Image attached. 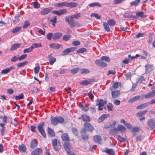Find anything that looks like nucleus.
Returning a JSON list of instances; mask_svg holds the SVG:
<instances>
[{
    "mask_svg": "<svg viewBox=\"0 0 155 155\" xmlns=\"http://www.w3.org/2000/svg\"><path fill=\"white\" fill-rule=\"evenodd\" d=\"M44 122L41 123L38 125L37 128L41 135L45 138L46 137V135L44 129Z\"/></svg>",
    "mask_w": 155,
    "mask_h": 155,
    "instance_id": "1",
    "label": "nucleus"
},
{
    "mask_svg": "<svg viewBox=\"0 0 155 155\" xmlns=\"http://www.w3.org/2000/svg\"><path fill=\"white\" fill-rule=\"evenodd\" d=\"M52 145L54 150L58 151L61 148V145L59 143H58L57 139H54L52 140Z\"/></svg>",
    "mask_w": 155,
    "mask_h": 155,
    "instance_id": "2",
    "label": "nucleus"
},
{
    "mask_svg": "<svg viewBox=\"0 0 155 155\" xmlns=\"http://www.w3.org/2000/svg\"><path fill=\"white\" fill-rule=\"evenodd\" d=\"M106 103V101H104L102 99H100L97 101V105L98 106V110H101L103 109V107L105 104Z\"/></svg>",
    "mask_w": 155,
    "mask_h": 155,
    "instance_id": "3",
    "label": "nucleus"
},
{
    "mask_svg": "<svg viewBox=\"0 0 155 155\" xmlns=\"http://www.w3.org/2000/svg\"><path fill=\"white\" fill-rule=\"evenodd\" d=\"M147 125L151 129H155V121L153 119L148 120L147 122Z\"/></svg>",
    "mask_w": 155,
    "mask_h": 155,
    "instance_id": "4",
    "label": "nucleus"
},
{
    "mask_svg": "<svg viewBox=\"0 0 155 155\" xmlns=\"http://www.w3.org/2000/svg\"><path fill=\"white\" fill-rule=\"evenodd\" d=\"M67 10L65 9H62L58 11L54 10L52 12V13L53 14H55L58 16L61 15L64 13H67Z\"/></svg>",
    "mask_w": 155,
    "mask_h": 155,
    "instance_id": "5",
    "label": "nucleus"
},
{
    "mask_svg": "<svg viewBox=\"0 0 155 155\" xmlns=\"http://www.w3.org/2000/svg\"><path fill=\"white\" fill-rule=\"evenodd\" d=\"M75 50L74 47H71L65 49L63 52L62 55H68L70 52H73Z\"/></svg>",
    "mask_w": 155,
    "mask_h": 155,
    "instance_id": "6",
    "label": "nucleus"
},
{
    "mask_svg": "<svg viewBox=\"0 0 155 155\" xmlns=\"http://www.w3.org/2000/svg\"><path fill=\"white\" fill-rule=\"evenodd\" d=\"M110 91H111L112 97L113 99L117 98L119 96L120 94V92L119 90H113Z\"/></svg>",
    "mask_w": 155,
    "mask_h": 155,
    "instance_id": "7",
    "label": "nucleus"
},
{
    "mask_svg": "<svg viewBox=\"0 0 155 155\" xmlns=\"http://www.w3.org/2000/svg\"><path fill=\"white\" fill-rule=\"evenodd\" d=\"M84 125L87 130L89 131L92 132L94 129L93 126L89 123H85L84 124Z\"/></svg>",
    "mask_w": 155,
    "mask_h": 155,
    "instance_id": "8",
    "label": "nucleus"
},
{
    "mask_svg": "<svg viewBox=\"0 0 155 155\" xmlns=\"http://www.w3.org/2000/svg\"><path fill=\"white\" fill-rule=\"evenodd\" d=\"M155 96V90L152 91L144 95L145 98L148 99L152 97Z\"/></svg>",
    "mask_w": 155,
    "mask_h": 155,
    "instance_id": "9",
    "label": "nucleus"
},
{
    "mask_svg": "<svg viewBox=\"0 0 155 155\" xmlns=\"http://www.w3.org/2000/svg\"><path fill=\"white\" fill-rule=\"evenodd\" d=\"M42 150L41 148H38L34 149L31 152V155H39L42 152Z\"/></svg>",
    "mask_w": 155,
    "mask_h": 155,
    "instance_id": "10",
    "label": "nucleus"
},
{
    "mask_svg": "<svg viewBox=\"0 0 155 155\" xmlns=\"http://www.w3.org/2000/svg\"><path fill=\"white\" fill-rule=\"evenodd\" d=\"M62 35L63 34L62 33H55L53 35L52 39L55 40L58 39L62 36Z\"/></svg>",
    "mask_w": 155,
    "mask_h": 155,
    "instance_id": "11",
    "label": "nucleus"
},
{
    "mask_svg": "<svg viewBox=\"0 0 155 155\" xmlns=\"http://www.w3.org/2000/svg\"><path fill=\"white\" fill-rule=\"evenodd\" d=\"M14 69V67L11 66L8 68H6L2 70L1 72V73L2 74H6L12 70Z\"/></svg>",
    "mask_w": 155,
    "mask_h": 155,
    "instance_id": "12",
    "label": "nucleus"
},
{
    "mask_svg": "<svg viewBox=\"0 0 155 155\" xmlns=\"http://www.w3.org/2000/svg\"><path fill=\"white\" fill-rule=\"evenodd\" d=\"M63 145L64 149L67 152L71 150V146L70 145V143L69 142H65L64 143Z\"/></svg>",
    "mask_w": 155,
    "mask_h": 155,
    "instance_id": "13",
    "label": "nucleus"
},
{
    "mask_svg": "<svg viewBox=\"0 0 155 155\" xmlns=\"http://www.w3.org/2000/svg\"><path fill=\"white\" fill-rule=\"evenodd\" d=\"M49 58V61L51 65H52L56 61V58L52 56V54H50L48 55V57Z\"/></svg>",
    "mask_w": 155,
    "mask_h": 155,
    "instance_id": "14",
    "label": "nucleus"
},
{
    "mask_svg": "<svg viewBox=\"0 0 155 155\" xmlns=\"http://www.w3.org/2000/svg\"><path fill=\"white\" fill-rule=\"evenodd\" d=\"M52 10L51 8H47L43 9L40 12L42 15H45L49 13Z\"/></svg>",
    "mask_w": 155,
    "mask_h": 155,
    "instance_id": "15",
    "label": "nucleus"
},
{
    "mask_svg": "<svg viewBox=\"0 0 155 155\" xmlns=\"http://www.w3.org/2000/svg\"><path fill=\"white\" fill-rule=\"evenodd\" d=\"M51 123L54 125H57L58 124L57 116L54 117L53 116H51Z\"/></svg>",
    "mask_w": 155,
    "mask_h": 155,
    "instance_id": "16",
    "label": "nucleus"
},
{
    "mask_svg": "<svg viewBox=\"0 0 155 155\" xmlns=\"http://www.w3.org/2000/svg\"><path fill=\"white\" fill-rule=\"evenodd\" d=\"M108 155H114V152L113 149H109L107 148H105V150L104 151Z\"/></svg>",
    "mask_w": 155,
    "mask_h": 155,
    "instance_id": "17",
    "label": "nucleus"
},
{
    "mask_svg": "<svg viewBox=\"0 0 155 155\" xmlns=\"http://www.w3.org/2000/svg\"><path fill=\"white\" fill-rule=\"evenodd\" d=\"M78 5V3L75 2H71L69 3L67 2V7L70 8H73L77 7Z\"/></svg>",
    "mask_w": 155,
    "mask_h": 155,
    "instance_id": "18",
    "label": "nucleus"
},
{
    "mask_svg": "<svg viewBox=\"0 0 155 155\" xmlns=\"http://www.w3.org/2000/svg\"><path fill=\"white\" fill-rule=\"evenodd\" d=\"M60 45L56 43H53L50 45V48L55 50L59 49L60 47Z\"/></svg>",
    "mask_w": 155,
    "mask_h": 155,
    "instance_id": "19",
    "label": "nucleus"
},
{
    "mask_svg": "<svg viewBox=\"0 0 155 155\" xmlns=\"http://www.w3.org/2000/svg\"><path fill=\"white\" fill-rule=\"evenodd\" d=\"M81 119L84 122H90V119L89 117L85 114L82 115Z\"/></svg>",
    "mask_w": 155,
    "mask_h": 155,
    "instance_id": "20",
    "label": "nucleus"
},
{
    "mask_svg": "<svg viewBox=\"0 0 155 155\" xmlns=\"http://www.w3.org/2000/svg\"><path fill=\"white\" fill-rule=\"evenodd\" d=\"M108 117V115L106 114H103L98 119V122L101 123L105 119Z\"/></svg>",
    "mask_w": 155,
    "mask_h": 155,
    "instance_id": "21",
    "label": "nucleus"
},
{
    "mask_svg": "<svg viewBox=\"0 0 155 155\" xmlns=\"http://www.w3.org/2000/svg\"><path fill=\"white\" fill-rule=\"evenodd\" d=\"M94 141L96 143L101 144L100 142L101 140V136L98 135L94 136L93 137Z\"/></svg>",
    "mask_w": 155,
    "mask_h": 155,
    "instance_id": "22",
    "label": "nucleus"
},
{
    "mask_svg": "<svg viewBox=\"0 0 155 155\" xmlns=\"http://www.w3.org/2000/svg\"><path fill=\"white\" fill-rule=\"evenodd\" d=\"M119 87V85L118 83L114 82L112 86L110 87L109 88V90L110 91H112L113 90H114L115 89H117Z\"/></svg>",
    "mask_w": 155,
    "mask_h": 155,
    "instance_id": "23",
    "label": "nucleus"
},
{
    "mask_svg": "<svg viewBox=\"0 0 155 155\" xmlns=\"http://www.w3.org/2000/svg\"><path fill=\"white\" fill-rule=\"evenodd\" d=\"M21 45L20 44L17 43L12 45L11 48V51H14L18 49Z\"/></svg>",
    "mask_w": 155,
    "mask_h": 155,
    "instance_id": "24",
    "label": "nucleus"
},
{
    "mask_svg": "<svg viewBox=\"0 0 155 155\" xmlns=\"http://www.w3.org/2000/svg\"><path fill=\"white\" fill-rule=\"evenodd\" d=\"M37 146V143L35 139L31 140V142L30 147L33 149L36 147Z\"/></svg>",
    "mask_w": 155,
    "mask_h": 155,
    "instance_id": "25",
    "label": "nucleus"
},
{
    "mask_svg": "<svg viewBox=\"0 0 155 155\" xmlns=\"http://www.w3.org/2000/svg\"><path fill=\"white\" fill-rule=\"evenodd\" d=\"M80 107L83 111H86L88 110V107L85 104H80Z\"/></svg>",
    "mask_w": 155,
    "mask_h": 155,
    "instance_id": "26",
    "label": "nucleus"
},
{
    "mask_svg": "<svg viewBox=\"0 0 155 155\" xmlns=\"http://www.w3.org/2000/svg\"><path fill=\"white\" fill-rule=\"evenodd\" d=\"M103 25L105 30L107 32H110V29L109 27V25L107 23L104 22H103Z\"/></svg>",
    "mask_w": 155,
    "mask_h": 155,
    "instance_id": "27",
    "label": "nucleus"
},
{
    "mask_svg": "<svg viewBox=\"0 0 155 155\" xmlns=\"http://www.w3.org/2000/svg\"><path fill=\"white\" fill-rule=\"evenodd\" d=\"M66 6L67 7V2L56 3L54 5L55 7H61Z\"/></svg>",
    "mask_w": 155,
    "mask_h": 155,
    "instance_id": "28",
    "label": "nucleus"
},
{
    "mask_svg": "<svg viewBox=\"0 0 155 155\" xmlns=\"http://www.w3.org/2000/svg\"><path fill=\"white\" fill-rule=\"evenodd\" d=\"M108 25L110 26H113L116 24V21L113 19H111L107 21V23Z\"/></svg>",
    "mask_w": 155,
    "mask_h": 155,
    "instance_id": "29",
    "label": "nucleus"
},
{
    "mask_svg": "<svg viewBox=\"0 0 155 155\" xmlns=\"http://www.w3.org/2000/svg\"><path fill=\"white\" fill-rule=\"evenodd\" d=\"M61 137L63 141H68L69 140L68 135L67 134H64L62 135Z\"/></svg>",
    "mask_w": 155,
    "mask_h": 155,
    "instance_id": "30",
    "label": "nucleus"
},
{
    "mask_svg": "<svg viewBox=\"0 0 155 155\" xmlns=\"http://www.w3.org/2000/svg\"><path fill=\"white\" fill-rule=\"evenodd\" d=\"M48 133L50 137H53L54 136L55 134L54 131L49 127L48 128Z\"/></svg>",
    "mask_w": 155,
    "mask_h": 155,
    "instance_id": "31",
    "label": "nucleus"
},
{
    "mask_svg": "<svg viewBox=\"0 0 155 155\" xmlns=\"http://www.w3.org/2000/svg\"><path fill=\"white\" fill-rule=\"evenodd\" d=\"M31 48L33 49L35 48H37L39 47H42V45L41 43H34L32 44L31 46Z\"/></svg>",
    "mask_w": 155,
    "mask_h": 155,
    "instance_id": "32",
    "label": "nucleus"
},
{
    "mask_svg": "<svg viewBox=\"0 0 155 155\" xmlns=\"http://www.w3.org/2000/svg\"><path fill=\"white\" fill-rule=\"evenodd\" d=\"M126 130V128L123 125H119L117 126V130L123 132L125 131Z\"/></svg>",
    "mask_w": 155,
    "mask_h": 155,
    "instance_id": "33",
    "label": "nucleus"
},
{
    "mask_svg": "<svg viewBox=\"0 0 155 155\" xmlns=\"http://www.w3.org/2000/svg\"><path fill=\"white\" fill-rule=\"evenodd\" d=\"M142 55L140 56L141 58L142 59H145L146 58L148 55V53L147 52L144 50H143L142 52Z\"/></svg>",
    "mask_w": 155,
    "mask_h": 155,
    "instance_id": "34",
    "label": "nucleus"
},
{
    "mask_svg": "<svg viewBox=\"0 0 155 155\" xmlns=\"http://www.w3.org/2000/svg\"><path fill=\"white\" fill-rule=\"evenodd\" d=\"M148 104L147 103H144L143 104H140L139 105V106H138L137 107V109H142L144 108H145L147 107L148 106Z\"/></svg>",
    "mask_w": 155,
    "mask_h": 155,
    "instance_id": "35",
    "label": "nucleus"
},
{
    "mask_svg": "<svg viewBox=\"0 0 155 155\" xmlns=\"http://www.w3.org/2000/svg\"><path fill=\"white\" fill-rule=\"evenodd\" d=\"M91 82V81L89 80H85L84 81H82L81 82L80 84L81 85H87L88 84H89Z\"/></svg>",
    "mask_w": 155,
    "mask_h": 155,
    "instance_id": "36",
    "label": "nucleus"
},
{
    "mask_svg": "<svg viewBox=\"0 0 155 155\" xmlns=\"http://www.w3.org/2000/svg\"><path fill=\"white\" fill-rule=\"evenodd\" d=\"M21 28L22 27L21 26H18L17 27L15 28L14 29H13L12 31V32L13 33H16L20 31V30L21 29Z\"/></svg>",
    "mask_w": 155,
    "mask_h": 155,
    "instance_id": "37",
    "label": "nucleus"
},
{
    "mask_svg": "<svg viewBox=\"0 0 155 155\" xmlns=\"http://www.w3.org/2000/svg\"><path fill=\"white\" fill-rule=\"evenodd\" d=\"M18 149L21 151L24 152L26 150V147L24 144H22L21 146H19L18 147Z\"/></svg>",
    "mask_w": 155,
    "mask_h": 155,
    "instance_id": "38",
    "label": "nucleus"
},
{
    "mask_svg": "<svg viewBox=\"0 0 155 155\" xmlns=\"http://www.w3.org/2000/svg\"><path fill=\"white\" fill-rule=\"evenodd\" d=\"M140 0H135L133 2L130 3L131 6H137L139 3Z\"/></svg>",
    "mask_w": 155,
    "mask_h": 155,
    "instance_id": "39",
    "label": "nucleus"
},
{
    "mask_svg": "<svg viewBox=\"0 0 155 155\" xmlns=\"http://www.w3.org/2000/svg\"><path fill=\"white\" fill-rule=\"evenodd\" d=\"M81 16V14L80 13H77L75 14L72 15L70 18L71 19L73 18H78L79 17H80Z\"/></svg>",
    "mask_w": 155,
    "mask_h": 155,
    "instance_id": "40",
    "label": "nucleus"
},
{
    "mask_svg": "<svg viewBox=\"0 0 155 155\" xmlns=\"http://www.w3.org/2000/svg\"><path fill=\"white\" fill-rule=\"evenodd\" d=\"M28 63V62L27 61H25V62L19 63L17 64V66L18 68L22 67L25 65H26Z\"/></svg>",
    "mask_w": 155,
    "mask_h": 155,
    "instance_id": "41",
    "label": "nucleus"
},
{
    "mask_svg": "<svg viewBox=\"0 0 155 155\" xmlns=\"http://www.w3.org/2000/svg\"><path fill=\"white\" fill-rule=\"evenodd\" d=\"M87 51V49L83 48H82L78 49L77 51V53H83Z\"/></svg>",
    "mask_w": 155,
    "mask_h": 155,
    "instance_id": "42",
    "label": "nucleus"
},
{
    "mask_svg": "<svg viewBox=\"0 0 155 155\" xmlns=\"http://www.w3.org/2000/svg\"><path fill=\"white\" fill-rule=\"evenodd\" d=\"M107 109L109 110L113 111L114 110L113 105L112 104L109 103L107 105Z\"/></svg>",
    "mask_w": 155,
    "mask_h": 155,
    "instance_id": "43",
    "label": "nucleus"
},
{
    "mask_svg": "<svg viewBox=\"0 0 155 155\" xmlns=\"http://www.w3.org/2000/svg\"><path fill=\"white\" fill-rule=\"evenodd\" d=\"M71 35H64L63 37V39L64 41H68L71 38Z\"/></svg>",
    "mask_w": 155,
    "mask_h": 155,
    "instance_id": "44",
    "label": "nucleus"
},
{
    "mask_svg": "<svg viewBox=\"0 0 155 155\" xmlns=\"http://www.w3.org/2000/svg\"><path fill=\"white\" fill-rule=\"evenodd\" d=\"M79 68H76L71 70L70 72L72 74H74L77 73L79 71Z\"/></svg>",
    "mask_w": 155,
    "mask_h": 155,
    "instance_id": "45",
    "label": "nucleus"
},
{
    "mask_svg": "<svg viewBox=\"0 0 155 155\" xmlns=\"http://www.w3.org/2000/svg\"><path fill=\"white\" fill-rule=\"evenodd\" d=\"M89 6L90 7L97 6L99 7H101V5L99 3L97 2L92 3L89 5Z\"/></svg>",
    "mask_w": 155,
    "mask_h": 155,
    "instance_id": "46",
    "label": "nucleus"
},
{
    "mask_svg": "<svg viewBox=\"0 0 155 155\" xmlns=\"http://www.w3.org/2000/svg\"><path fill=\"white\" fill-rule=\"evenodd\" d=\"M80 71L81 74H86L90 72V71L87 69H81Z\"/></svg>",
    "mask_w": 155,
    "mask_h": 155,
    "instance_id": "47",
    "label": "nucleus"
},
{
    "mask_svg": "<svg viewBox=\"0 0 155 155\" xmlns=\"http://www.w3.org/2000/svg\"><path fill=\"white\" fill-rule=\"evenodd\" d=\"M57 17L55 16L53 19L51 20V21L52 22V25L54 26H55V24L57 23Z\"/></svg>",
    "mask_w": 155,
    "mask_h": 155,
    "instance_id": "48",
    "label": "nucleus"
},
{
    "mask_svg": "<svg viewBox=\"0 0 155 155\" xmlns=\"http://www.w3.org/2000/svg\"><path fill=\"white\" fill-rule=\"evenodd\" d=\"M33 50L31 46L23 50V53H29L31 52Z\"/></svg>",
    "mask_w": 155,
    "mask_h": 155,
    "instance_id": "49",
    "label": "nucleus"
},
{
    "mask_svg": "<svg viewBox=\"0 0 155 155\" xmlns=\"http://www.w3.org/2000/svg\"><path fill=\"white\" fill-rule=\"evenodd\" d=\"M57 118L58 123H62L64 121V119L61 117L57 116Z\"/></svg>",
    "mask_w": 155,
    "mask_h": 155,
    "instance_id": "50",
    "label": "nucleus"
},
{
    "mask_svg": "<svg viewBox=\"0 0 155 155\" xmlns=\"http://www.w3.org/2000/svg\"><path fill=\"white\" fill-rule=\"evenodd\" d=\"M117 138L118 140L120 142H124L126 140V139L122 137L119 135H118L117 137Z\"/></svg>",
    "mask_w": 155,
    "mask_h": 155,
    "instance_id": "51",
    "label": "nucleus"
},
{
    "mask_svg": "<svg viewBox=\"0 0 155 155\" xmlns=\"http://www.w3.org/2000/svg\"><path fill=\"white\" fill-rule=\"evenodd\" d=\"M140 97V96H136L134 97H133L132 98H131L130 101L129 102H133L134 101H137L138 100L139 98Z\"/></svg>",
    "mask_w": 155,
    "mask_h": 155,
    "instance_id": "52",
    "label": "nucleus"
},
{
    "mask_svg": "<svg viewBox=\"0 0 155 155\" xmlns=\"http://www.w3.org/2000/svg\"><path fill=\"white\" fill-rule=\"evenodd\" d=\"M24 98V95L23 93H21L18 96H15V99L16 100L21 99Z\"/></svg>",
    "mask_w": 155,
    "mask_h": 155,
    "instance_id": "53",
    "label": "nucleus"
},
{
    "mask_svg": "<svg viewBox=\"0 0 155 155\" xmlns=\"http://www.w3.org/2000/svg\"><path fill=\"white\" fill-rule=\"evenodd\" d=\"M32 5L35 8H38L40 7V4L37 2H32Z\"/></svg>",
    "mask_w": 155,
    "mask_h": 155,
    "instance_id": "54",
    "label": "nucleus"
},
{
    "mask_svg": "<svg viewBox=\"0 0 155 155\" xmlns=\"http://www.w3.org/2000/svg\"><path fill=\"white\" fill-rule=\"evenodd\" d=\"M101 59L102 60H104L106 61L109 62L110 61L109 58L107 56H102L101 58Z\"/></svg>",
    "mask_w": 155,
    "mask_h": 155,
    "instance_id": "55",
    "label": "nucleus"
},
{
    "mask_svg": "<svg viewBox=\"0 0 155 155\" xmlns=\"http://www.w3.org/2000/svg\"><path fill=\"white\" fill-rule=\"evenodd\" d=\"M18 60H19V57L18 55H16L12 57L11 59V61L12 62H15L17 61Z\"/></svg>",
    "mask_w": 155,
    "mask_h": 155,
    "instance_id": "56",
    "label": "nucleus"
},
{
    "mask_svg": "<svg viewBox=\"0 0 155 155\" xmlns=\"http://www.w3.org/2000/svg\"><path fill=\"white\" fill-rule=\"evenodd\" d=\"M68 23L71 27H74L76 26L74 24V21L71 18Z\"/></svg>",
    "mask_w": 155,
    "mask_h": 155,
    "instance_id": "57",
    "label": "nucleus"
},
{
    "mask_svg": "<svg viewBox=\"0 0 155 155\" xmlns=\"http://www.w3.org/2000/svg\"><path fill=\"white\" fill-rule=\"evenodd\" d=\"M30 25V23L28 21H25L24 25H23L22 27L23 28H25L29 26Z\"/></svg>",
    "mask_w": 155,
    "mask_h": 155,
    "instance_id": "58",
    "label": "nucleus"
},
{
    "mask_svg": "<svg viewBox=\"0 0 155 155\" xmlns=\"http://www.w3.org/2000/svg\"><path fill=\"white\" fill-rule=\"evenodd\" d=\"M145 81V78L142 76H140L138 77V82L141 83L143 81Z\"/></svg>",
    "mask_w": 155,
    "mask_h": 155,
    "instance_id": "59",
    "label": "nucleus"
},
{
    "mask_svg": "<svg viewBox=\"0 0 155 155\" xmlns=\"http://www.w3.org/2000/svg\"><path fill=\"white\" fill-rule=\"evenodd\" d=\"M40 70V66H35L34 68V72L35 74H38L39 71V70Z\"/></svg>",
    "mask_w": 155,
    "mask_h": 155,
    "instance_id": "60",
    "label": "nucleus"
},
{
    "mask_svg": "<svg viewBox=\"0 0 155 155\" xmlns=\"http://www.w3.org/2000/svg\"><path fill=\"white\" fill-rule=\"evenodd\" d=\"M27 56L26 54H23L19 57V61H21L25 59Z\"/></svg>",
    "mask_w": 155,
    "mask_h": 155,
    "instance_id": "61",
    "label": "nucleus"
},
{
    "mask_svg": "<svg viewBox=\"0 0 155 155\" xmlns=\"http://www.w3.org/2000/svg\"><path fill=\"white\" fill-rule=\"evenodd\" d=\"M53 34L52 33H49L47 35V38L48 40H51L52 38Z\"/></svg>",
    "mask_w": 155,
    "mask_h": 155,
    "instance_id": "62",
    "label": "nucleus"
},
{
    "mask_svg": "<svg viewBox=\"0 0 155 155\" xmlns=\"http://www.w3.org/2000/svg\"><path fill=\"white\" fill-rule=\"evenodd\" d=\"M72 131L73 133L76 136L78 135V132L77 129L73 127L72 129Z\"/></svg>",
    "mask_w": 155,
    "mask_h": 155,
    "instance_id": "63",
    "label": "nucleus"
},
{
    "mask_svg": "<svg viewBox=\"0 0 155 155\" xmlns=\"http://www.w3.org/2000/svg\"><path fill=\"white\" fill-rule=\"evenodd\" d=\"M82 138L84 140H87L88 139V136L84 134H81Z\"/></svg>",
    "mask_w": 155,
    "mask_h": 155,
    "instance_id": "64",
    "label": "nucleus"
}]
</instances>
